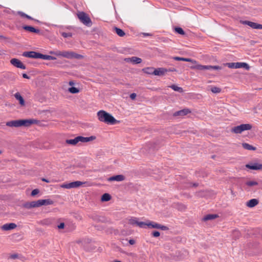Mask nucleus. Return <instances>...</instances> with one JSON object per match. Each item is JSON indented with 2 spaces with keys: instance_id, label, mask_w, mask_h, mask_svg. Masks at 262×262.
Returning a JSON list of instances; mask_svg holds the SVG:
<instances>
[{
  "instance_id": "f257e3e1",
  "label": "nucleus",
  "mask_w": 262,
  "mask_h": 262,
  "mask_svg": "<svg viewBox=\"0 0 262 262\" xmlns=\"http://www.w3.org/2000/svg\"><path fill=\"white\" fill-rule=\"evenodd\" d=\"M97 116L100 121L104 122L107 124L114 125L119 122L111 114L103 110L99 111L97 112Z\"/></svg>"
},
{
  "instance_id": "f03ea898",
  "label": "nucleus",
  "mask_w": 262,
  "mask_h": 262,
  "mask_svg": "<svg viewBox=\"0 0 262 262\" xmlns=\"http://www.w3.org/2000/svg\"><path fill=\"white\" fill-rule=\"evenodd\" d=\"M251 128L252 125L251 124H242L232 128L231 132L235 134H241L244 131L250 130Z\"/></svg>"
},
{
  "instance_id": "7ed1b4c3",
  "label": "nucleus",
  "mask_w": 262,
  "mask_h": 262,
  "mask_svg": "<svg viewBox=\"0 0 262 262\" xmlns=\"http://www.w3.org/2000/svg\"><path fill=\"white\" fill-rule=\"evenodd\" d=\"M78 18L84 25L90 27L92 25V21L88 15L83 12H80L77 14Z\"/></svg>"
},
{
  "instance_id": "20e7f679",
  "label": "nucleus",
  "mask_w": 262,
  "mask_h": 262,
  "mask_svg": "<svg viewBox=\"0 0 262 262\" xmlns=\"http://www.w3.org/2000/svg\"><path fill=\"white\" fill-rule=\"evenodd\" d=\"M226 65L231 69L245 68L246 70L249 69V65L245 62H230L227 63Z\"/></svg>"
},
{
  "instance_id": "39448f33",
  "label": "nucleus",
  "mask_w": 262,
  "mask_h": 262,
  "mask_svg": "<svg viewBox=\"0 0 262 262\" xmlns=\"http://www.w3.org/2000/svg\"><path fill=\"white\" fill-rule=\"evenodd\" d=\"M85 182H82L81 181H77L72 182H70L69 183H63L60 185V187L66 189H71L74 188H78L83 184H85Z\"/></svg>"
},
{
  "instance_id": "423d86ee",
  "label": "nucleus",
  "mask_w": 262,
  "mask_h": 262,
  "mask_svg": "<svg viewBox=\"0 0 262 262\" xmlns=\"http://www.w3.org/2000/svg\"><path fill=\"white\" fill-rule=\"evenodd\" d=\"M195 68L199 70H219L222 69V67L219 66H203L201 64L196 65Z\"/></svg>"
},
{
  "instance_id": "0eeeda50",
  "label": "nucleus",
  "mask_w": 262,
  "mask_h": 262,
  "mask_svg": "<svg viewBox=\"0 0 262 262\" xmlns=\"http://www.w3.org/2000/svg\"><path fill=\"white\" fill-rule=\"evenodd\" d=\"M22 55L24 57L38 59L41 57V53L35 51L24 52Z\"/></svg>"
},
{
  "instance_id": "6e6552de",
  "label": "nucleus",
  "mask_w": 262,
  "mask_h": 262,
  "mask_svg": "<svg viewBox=\"0 0 262 262\" xmlns=\"http://www.w3.org/2000/svg\"><path fill=\"white\" fill-rule=\"evenodd\" d=\"M246 167L251 170H259L262 169V164L252 162L246 165Z\"/></svg>"
},
{
  "instance_id": "1a4fd4ad",
  "label": "nucleus",
  "mask_w": 262,
  "mask_h": 262,
  "mask_svg": "<svg viewBox=\"0 0 262 262\" xmlns=\"http://www.w3.org/2000/svg\"><path fill=\"white\" fill-rule=\"evenodd\" d=\"M241 23L243 25H248L253 29L262 30V25H261V24H257L256 23L250 21L248 20L241 21Z\"/></svg>"
},
{
  "instance_id": "9d476101",
  "label": "nucleus",
  "mask_w": 262,
  "mask_h": 262,
  "mask_svg": "<svg viewBox=\"0 0 262 262\" xmlns=\"http://www.w3.org/2000/svg\"><path fill=\"white\" fill-rule=\"evenodd\" d=\"M36 122L37 120L35 119L19 120V127L22 126L28 127Z\"/></svg>"
},
{
  "instance_id": "9b49d317",
  "label": "nucleus",
  "mask_w": 262,
  "mask_h": 262,
  "mask_svg": "<svg viewBox=\"0 0 262 262\" xmlns=\"http://www.w3.org/2000/svg\"><path fill=\"white\" fill-rule=\"evenodd\" d=\"M10 63L14 67L21 69H26V66L18 59L12 58L10 60Z\"/></svg>"
},
{
  "instance_id": "f8f14e48",
  "label": "nucleus",
  "mask_w": 262,
  "mask_h": 262,
  "mask_svg": "<svg viewBox=\"0 0 262 262\" xmlns=\"http://www.w3.org/2000/svg\"><path fill=\"white\" fill-rule=\"evenodd\" d=\"M167 71H168V70L163 68H159L157 69L154 68V70L153 71V75L157 76H163L164 75Z\"/></svg>"
},
{
  "instance_id": "ddd939ff",
  "label": "nucleus",
  "mask_w": 262,
  "mask_h": 262,
  "mask_svg": "<svg viewBox=\"0 0 262 262\" xmlns=\"http://www.w3.org/2000/svg\"><path fill=\"white\" fill-rule=\"evenodd\" d=\"M50 54L54 55L57 56H61L65 58L69 57L68 55V51H50Z\"/></svg>"
},
{
  "instance_id": "4468645a",
  "label": "nucleus",
  "mask_w": 262,
  "mask_h": 262,
  "mask_svg": "<svg viewBox=\"0 0 262 262\" xmlns=\"http://www.w3.org/2000/svg\"><path fill=\"white\" fill-rule=\"evenodd\" d=\"M125 180V177L122 174L114 176L108 178V181L121 182Z\"/></svg>"
},
{
  "instance_id": "2eb2a0df",
  "label": "nucleus",
  "mask_w": 262,
  "mask_h": 262,
  "mask_svg": "<svg viewBox=\"0 0 262 262\" xmlns=\"http://www.w3.org/2000/svg\"><path fill=\"white\" fill-rule=\"evenodd\" d=\"M24 206L27 209L40 207L38 204V200L26 203L24 204Z\"/></svg>"
},
{
  "instance_id": "dca6fc26",
  "label": "nucleus",
  "mask_w": 262,
  "mask_h": 262,
  "mask_svg": "<svg viewBox=\"0 0 262 262\" xmlns=\"http://www.w3.org/2000/svg\"><path fill=\"white\" fill-rule=\"evenodd\" d=\"M190 113L188 108H184L182 110L177 111L173 113V116H184Z\"/></svg>"
},
{
  "instance_id": "f3484780",
  "label": "nucleus",
  "mask_w": 262,
  "mask_h": 262,
  "mask_svg": "<svg viewBox=\"0 0 262 262\" xmlns=\"http://www.w3.org/2000/svg\"><path fill=\"white\" fill-rule=\"evenodd\" d=\"M16 226V225L13 223L5 224L2 226V229L5 231H8L15 228Z\"/></svg>"
},
{
  "instance_id": "a211bd4d",
  "label": "nucleus",
  "mask_w": 262,
  "mask_h": 262,
  "mask_svg": "<svg viewBox=\"0 0 262 262\" xmlns=\"http://www.w3.org/2000/svg\"><path fill=\"white\" fill-rule=\"evenodd\" d=\"M54 203V201L51 199H44V200H38V204L39 206L42 205H52Z\"/></svg>"
},
{
  "instance_id": "6ab92c4d",
  "label": "nucleus",
  "mask_w": 262,
  "mask_h": 262,
  "mask_svg": "<svg viewBox=\"0 0 262 262\" xmlns=\"http://www.w3.org/2000/svg\"><path fill=\"white\" fill-rule=\"evenodd\" d=\"M79 142H80V136H77L72 139H67L66 140V143H67L68 144L73 145L77 144Z\"/></svg>"
},
{
  "instance_id": "aec40b11",
  "label": "nucleus",
  "mask_w": 262,
  "mask_h": 262,
  "mask_svg": "<svg viewBox=\"0 0 262 262\" xmlns=\"http://www.w3.org/2000/svg\"><path fill=\"white\" fill-rule=\"evenodd\" d=\"M68 55L69 57H67L68 59H81L83 57V56L78 54H77L76 53L73 52H69L68 51Z\"/></svg>"
},
{
  "instance_id": "412c9836",
  "label": "nucleus",
  "mask_w": 262,
  "mask_h": 262,
  "mask_svg": "<svg viewBox=\"0 0 262 262\" xmlns=\"http://www.w3.org/2000/svg\"><path fill=\"white\" fill-rule=\"evenodd\" d=\"M23 28L24 30L28 31L31 32H33L35 33H38L40 32V30L39 29H35V28L30 26H23Z\"/></svg>"
},
{
  "instance_id": "4be33fe9",
  "label": "nucleus",
  "mask_w": 262,
  "mask_h": 262,
  "mask_svg": "<svg viewBox=\"0 0 262 262\" xmlns=\"http://www.w3.org/2000/svg\"><path fill=\"white\" fill-rule=\"evenodd\" d=\"M125 60L127 61H130L135 64L140 63L142 62L141 58L136 56L132 57V58H126L125 59Z\"/></svg>"
},
{
  "instance_id": "5701e85b",
  "label": "nucleus",
  "mask_w": 262,
  "mask_h": 262,
  "mask_svg": "<svg viewBox=\"0 0 262 262\" xmlns=\"http://www.w3.org/2000/svg\"><path fill=\"white\" fill-rule=\"evenodd\" d=\"M6 125L9 127H19V120L8 121L6 123Z\"/></svg>"
},
{
  "instance_id": "b1692460",
  "label": "nucleus",
  "mask_w": 262,
  "mask_h": 262,
  "mask_svg": "<svg viewBox=\"0 0 262 262\" xmlns=\"http://www.w3.org/2000/svg\"><path fill=\"white\" fill-rule=\"evenodd\" d=\"M80 142L85 143V142H90V141L95 140L96 139V137L92 136H90L89 137H84L80 136Z\"/></svg>"
},
{
  "instance_id": "393cba45",
  "label": "nucleus",
  "mask_w": 262,
  "mask_h": 262,
  "mask_svg": "<svg viewBox=\"0 0 262 262\" xmlns=\"http://www.w3.org/2000/svg\"><path fill=\"white\" fill-rule=\"evenodd\" d=\"M173 59L177 61H187V62H190L192 63L195 62V61L190 59V58H184V57H174Z\"/></svg>"
},
{
  "instance_id": "a878e982",
  "label": "nucleus",
  "mask_w": 262,
  "mask_h": 262,
  "mask_svg": "<svg viewBox=\"0 0 262 262\" xmlns=\"http://www.w3.org/2000/svg\"><path fill=\"white\" fill-rule=\"evenodd\" d=\"M14 96H15V98L19 101V104L21 105H25L24 99L19 93H15L14 95Z\"/></svg>"
},
{
  "instance_id": "bb28decb",
  "label": "nucleus",
  "mask_w": 262,
  "mask_h": 262,
  "mask_svg": "<svg viewBox=\"0 0 262 262\" xmlns=\"http://www.w3.org/2000/svg\"><path fill=\"white\" fill-rule=\"evenodd\" d=\"M258 203V201L257 200H256L255 199H253L249 200L247 202V205L249 207H253L255 206Z\"/></svg>"
},
{
  "instance_id": "cd10ccee",
  "label": "nucleus",
  "mask_w": 262,
  "mask_h": 262,
  "mask_svg": "<svg viewBox=\"0 0 262 262\" xmlns=\"http://www.w3.org/2000/svg\"><path fill=\"white\" fill-rule=\"evenodd\" d=\"M217 216H217V214H207V215H205L204 217L203 220L205 221H209V220H212L216 219Z\"/></svg>"
},
{
  "instance_id": "c85d7f7f",
  "label": "nucleus",
  "mask_w": 262,
  "mask_h": 262,
  "mask_svg": "<svg viewBox=\"0 0 262 262\" xmlns=\"http://www.w3.org/2000/svg\"><path fill=\"white\" fill-rule=\"evenodd\" d=\"M242 146L244 149L249 150H255L256 148L255 147H253L251 145H250L248 143H244L242 144Z\"/></svg>"
},
{
  "instance_id": "c756f323",
  "label": "nucleus",
  "mask_w": 262,
  "mask_h": 262,
  "mask_svg": "<svg viewBox=\"0 0 262 262\" xmlns=\"http://www.w3.org/2000/svg\"><path fill=\"white\" fill-rule=\"evenodd\" d=\"M40 59L44 60H55L56 58L52 56L41 54Z\"/></svg>"
},
{
  "instance_id": "7c9ffc66",
  "label": "nucleus",
  "mask_w": 262,
  "mask_h": 262,
  "mask_svg": "<svg viewBox=\"0 0 262 262\" xmlns=\"http://www.w3.org/2000/svg\"><path fill=\"white\" fill-rule=\"evenodd\" d=\"M160 225V224L154 222H149L148 223V227L149 228L159 229Z\"/></svg>"
},
{
  "instance_id": "2f4dec72",
  "label": "nucleus",
  "mask_w": 262,
  "mask_h": 262,
  "mask_svg": "<svg viewBox=\"0 0 262 262\" xmlns=\"http://www.w3.org/2000/svg\"><path fill=\"white\" fill-rule=\"evenodd\" d=\"M169 88L172 89L173 91L179 92L180 93L183 92V89L181 87H179L175 84L171 85L169 86Z\"/></svg>"
},
{
  "instance_id": "473e14b6",
  "label": "nucleus",
  "mask_w": 262,
  "mask_h": 262,
  "mask_svg": "<svg viewBox=\"0 0 262 262\" xmlns=\"http://www.w3.org/2000/svg\"><path fill=\"white\" fill-rule=\"evenodd\" d=\"M115 30L116 33H117V34L118 36H119L120 37H123V36L125 35V33L122 29L117 28V27H115Z\"/></svg>"
},
{
  "instance_id": "72a5a7b5",
  "label": "nucleus",
  "mask_w": 262,
  "mask_h": 262,
  "mask_svg": "<svg viewBox=\"0 0 262 262\" xmlns=\"http://www.w3.org/2000/svg\"><path fill=\"white\" fill-rule=\"evenodd\" d=\"M154 70V68L152 67H148L143 69V71L144 73L148 74H152L153 75V71Z\"/></svg>"
},
{
  "instance_id": "f704fd0d",
  "label": "nucleus",
  "mask_w": 262,
  "mask_h": 262,
  "mask_svg": "<svg viewBox=\"0 0 262 262\" xmlns=\"http://www.w3.org/2000/svg\"><path fill=\"white\" fill-rule=\"evenodd\" d=\"M111 199V196L108 193H104L101 197V200L105 202L110 201Z\"/></svg>"
},
{
  "instance_id": "c9c22d12",
  "label": "nucleus",
  "mask_w": 262,
  "mask_h": 262,
  "mask_svg": "<svg viewBox=\"0 0 262 262\" xmlns=\"http://www.w3.org/2000/svg\"><path fill=\"white\" fill-rule=\"evenodd\" d=\"M68 91L72 94H77L79 92V90L78 88L74 86L69 88Z\"/></svg>"
},
{
  "instance_id": "e433bc0d",
  "label": "nucleus",
  "mask_w": 262,
  "mask_h": 262,
  "mask_svg": "<svg viewBox=\"0 0 262 262\" xmlns=\"http://www.w3.org/2000/svg\"><path fill=\"white\" fill-rule=\"evenodd\" d=\"M138 221L137 220V218L136 217H132L128 221V223L132 225H137Z\"/></svg>"
},
{
  "instance_id": "4c0bfd02",
  "label": "nucleus",
  "mask_w": 262,
  "mask_h": 262,
  "mask_svg": "<svg viewBox=\"0 0 262 262\" xmlns=\"http://www.w3.org/2000/svg\"><path fill=\"white\" fill-rule=\"evenodd\" d=\"M211 91L213 93H220L221 92V89L216 86H212L210 89Z\"/></svg>"
},
{
  "instance_id": "58836bf2",
  "label": "nucleus",
  "mask_w": 262,
  "mask_h": 262,
  "mask_svg": "<svg viewBox=\"0 0 262 262\" xmlns=\"http://www.w3.org/2000/svg\"><path fill=\"white\" fill-rule=\"evenodd\" d=\"M137 226L140 228H145L147 226L148 227V223L138 221L137 223Z\"/></svg>"
},
{
  "instance_id": "ea45409f",
  "label": "nucleus",
  "mask_w": 262,
  "mask_h": 262,
  "mask_svg": "<svg viewBox=\"0 0 262 262\" xmlns=\"http://www.w3.org/2000/svg\"><path fill=\"white\" fill-rule=\"evenodd\" d=\"M174 30H175L176 32H177V33H178L179 34H181V35L185 34V32L184 31L183 29L181 27H176L174 28Z\"/></svg>"
},
{
  "instance_id": "a19ab883",
  "label": "nucleus",
  "mask_w": 262,
  "mask_h": 262,
  "mask_svg": "<svg viewBox=\"0 0 262 262\" xmlns=\"http://www.w3.org/2000/svg\"><path fill=\"white\" fill-rule=\"evenodd\" d=\"M246 184L248 186H255V185H257L258 184V183L257 182L254 181H247L246 183Z\"/></svg>"
},
{
  "instance_id": "79ce46f5",
  "label": "nucleus",
  "mask_w": 262,
  "mask_h": 262,
  "mask_svg": "<svg viewBox=\"0 0 262 262\" xmlns=\"http://www.w3.org/2000/svg\"><path fill=\"white\" fill-rule=\"evenodd\" d=\"M61 35L64 38H68L72 36V33L71 32L66 33V32H61Z\"/></svg>"
},
{
  "instance_id": "37998d69",
  "label": "nucleus",
  "mask_w": 262,
  "mask_h": 262,
  "mask_svg": "<svg viewBox=\"0 0 262 262\" xmlns=\"http://www.w3.org/2000/svg\"><path fill=\"white\" fill-rule=\"evenodd\" d=\"M39 191L38 189H33L31 192V195L34 196L39 193Z\"/></svg>"
},
{
  "instance_id": "c03bdc74",
  "label": "nucleus",
  "mask_w": 262,
  "mask_h": 262,
  "mask_svg": "<svg viewBox=\"0 0 262 262\" xmlns=\"http://www.w3.org/2000/svg\"><path fill=\"white\" fill-rule=\"evenodd\" d=\"M151 234L154 237H156L159 236L160 235V232L158 231H154V232H152Z\"/></svg>"
},
{
  "instance_id": "a18cd8bd",
  "label": "nucleus",
  "mask_w": 262,
  "mask_h": 262,
  "mask_svg": "<svg viewBox=\"0 0 262 262\" xmlns=\"http://www.w3.org/2000/svg\"><path fill=\"white\" fill-rule=\"evenodd\" d=\"M18 257H19V255L17 254H13L10 256V258L11 259H13L18 258Z\"/></svg>"
},
{
  "instance_id": "49530a36",
  "label": "nucleus",
  "mask_w": 262,
  "mask_h": 262,
  "mask_svg": "<svg viewBox=\"0 0 262 262\" xmlns=\"http://www.w3.org/2000/svg\"><path fill=\"white\" fill-rule=\"evenodd\" d=\"M159 229L162 230H167L168 229V228L167 227V226H164V225H160V227H159Z\"/></svg>"
},
{
  "instance_id": "de8ad7c7",
  "label": "nucleus",
  "mask_w": 262,
  "mask_h": 262,
  "mask_svg": "<svg viewBox=\"0 0 262 262\" xmlns=\"http://www.w3.org/2000/svg\"><path fill=\"white\" fill-rule=\"evenodd\" d=\"M17 14H19L20 16H21L23 17H25V18H26V16L27 15V14H26L24 12H21V11H18Z\"/></svg>"
},
{
  "instance_id": "09e8293b",
  "label": "nucleus",
  "mask_w": 262,
  "mask_h": 262,
  "mask_svg": "<svg viewBox=\"0 0 262 262\" xmlns=\"http://www.w3.org/2000/svg\"><path fill=\"white\" fill-rule=\"evenodd\" d=\"M64 227V223H61L59 225H58V228L59 229H63Z\"/></svg>"
},
{
  "instance_id": "8fccbe9b",
  "label": "nucleus",
  "mask_w": 262,
  "mask_h": 262,
  "mask_svg": "<svg viewBox=\"0 0 262 262\" xmlns=\"http://www.w3.org/2000/svg\"><path fill=\"white\" fill-rule=\"evenodd\" d=\"M136 94L135 93H132L130 95V98L132 99H135V98L136 97Z\"/></svg>"
},
{
  "instance_id": "3c124183",
  "label": "nucleus",
  "mask_w": 262,
  "mask_h": 262,
  "mask_svg": "<svg viewBox=\"0 0 262 262\" xmlns=\"http://www.w3.org/2000/svg\"><path fill=\"white\" fill-rule=\"evenodd\" d=\"M128 243L130 245H134V244H135V241L134 239H130L128 241Z\"/></svg>"
},
{
  "instance_id": "603ef678",
  "label": "nucleus",
  "mask_w": 262,
  "mask_h": 262,
  "mask_svg": "<svg viewBox=\"0 0 262 262\" xmlns=\"http://www.w3.org/2000/svg\"><path fill=\"white\" fill-rule=\"evenodd\" d=\"M23 78H26V79H29L30 78V77L27 74H26V73L23 74Z\"/></svg>"
},
{
  "instance_id": "864d4df0",
  "label": "nucleus",
  "mask_w": 262,
  "mask_h": 262,
  "mask_svg": "<svg viewBox=\"0 0 262 262\" xmlns=\"http://www.w3.org/2000/svg\"><path fill=\"white\" fill-rule=\"evenodd\" d=\"M193 186V187H197L198 186V183H194L193 184L192 183H190L189 184V186Z\"/></svg>"
},
{
  "instance_id": "5fc2aeb1",
  "label": "nucleus",
  "mask_w": 262,
  "mask_h": 262,
  "mask_svg": "<svg viewBox=\"0 0 262 262\" xmlns=\"http://www.w3.org/2000/svg\"><path fill=\"white\" fill-rule=\"evenodd\" d=\"M26 18L29 19H30V20H34V19L30 16L28 15H26Z\"/></svg>"
},
{
  "instance_id": "6e6d98bb",
  "label": "nucleus",
  "mask_w": 262,
  "mask_h": 262,
  "mask_svg": "<svg viewBox=\"0 0 262 262\" xmlns=\"http://www.w3.org/2000/svg\"><path fill=\"white\" fill-rule=\"evenodd\" d=\"M69 84L70 85L72 86V85H74L75 83L73 81H70L69 82Z\"/></svg>"
},
{
  "instance_id": "4d7b16f0",
  "label": "nucleus",
  "mask_w": 262,
  "mask_h": 262,
  "mask_svg": "<svg viewBox=\"0 0 262 262\" xmlns=\"http://www.w3.org/2000/svg\"><path fill=\"white\" fill-rule=\"evenodd\" d=\"M143 35L144 36H151V34H149V33H144L143 34Z\"/></svg>"
},
{
  "instance_id": "13d9d810",
  "label": "nucleus",
  "mask_w": 262,
  "mask_h": 262,
  "mask_svg": "<svg viewBox=\"0 0 262 262\" xmlns=\"http://www.w3.org/2000/svg\"><path fill=\"white\" fill-rule=\"evenodd\" d=\"M42 181H44V182H49L48 180H47V179H46L45 178L42 179Z\"/></svg>"
},
{
  "instance_id": "bf43d9fd",
  "label": "nucleus",
  "mask_w": 262,
  "mask_h": 262,
  "mask_svg": "<svg viewBox=\"0 0 262 262\" xmlns=\"http://www.w3.org/2000/svg\"><path fill=\"white\" fill-rule=\"evenodd\" d=\"M235 233L236 234H237L238 236V235H239V232H238V231H235Z\"/></svg>"
},
{
  "instance_id": "052dcab7",
  "label": "nucleus",
  "mask_w": 262,
  "mask_h": 262,
  "mask_svg": "<svg viewBox=\"0 0 262 262\" xmlns=\"http://www.w3.org/2000/svg\"><path fill=\"white\" fill-rule=\"evenodd\" d=\"M176 71V69H174L169 70V71Z\"/></svg>"
},
{
  "instance_id": "680f3d73",
  "label": "nucleus",
  "mask_w": 262,
  "mask_h": 262,
  "mask_svg": "<svg viewBox=\"0 0 262 262\" xmlns=\"http://www.w3.org/2000/svg\"><path fill=\"white\" fill-rule=\"evenodd\" d=\"M114 262H121V261H119V260H117V261H115Z\"/></svg>"
},
{
  "instance_id": "e2e57ef3",
  "label": "nucleus",
  "mask_w": 262,
  "mask_h": 262,
  "mask_svg": "<svg viewBox=\"0 0 262 262\" xmlns=\"http://www.w3.org/2000/svg\"><path fill=\"white\" fill-rule=\"evenodd\" d=\"M2 151H1V150H0V154H2Z\"/></svg>"
}]
</instances>
